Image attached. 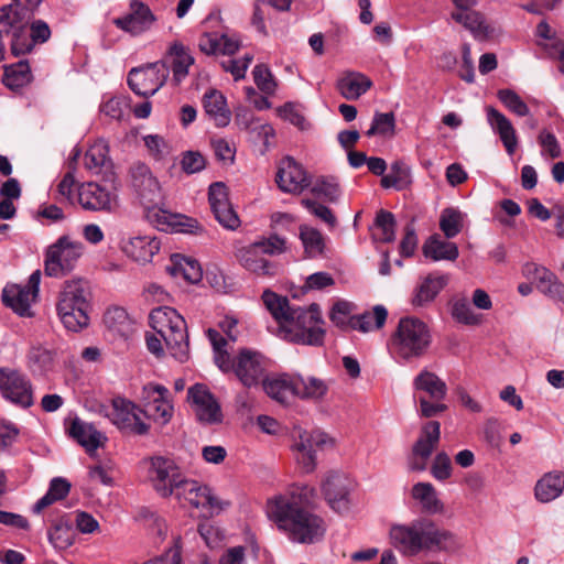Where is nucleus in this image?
<instances>
[{"mask_svg": "<svg viewBox=\"0 0 564 564\" xmlns=\"http://www.w3.org/2000/svg\"><path fill=\"white\" fill-rule=\"evenodd\" d=\"M19 20V13L13 10V4L0 8V62L4 58V45L2 34L8 33V28H14Z\"/></svg>", "mask_w": 564, "mask_h": 564, "instance_id": "nucleus-57", "label": "nucleus"}, {"mask_svg": "<svg viewBox=\"0 0 564 564\" xmlns=\"http://www.w3.org/2000/svg\"><path fill=\"white\" fill-rule=\"evenodd\" d=\"M302 204L317 218L326 223L330 228L337 225V219L333 212L322 204L316 203L312 199H303Z\"/></svg>", "mask_w": 564, "mask_h": 564, "instance_id": "nucleus-62", "label": "nucleus"}, {"mask_svg": "<svg viewBox=\"0 0 564 564\" xmlns=\"http://www.w3.org/2000/svg\"><path fill=\"white\" fill-rule=\"evenodd\" d=\"M128 108L127 101L122 97H111L101 105V112L111 119L120 120Z\"/></svg>", "mask_w": 564, "mask_h": 564, "instance_id": "nucleus-64", "label": "nucleus"}, {"mask_svg": "<svg viewBox=\"0 0 564 564\" xmlns=\"http://www.w3.org/2000/svg\"><path fill=\"white\" fill-rule=\"evenodd\" d=\"M104 323L115 338L128 339L133 332L132 321L122 307L108 308L104 315Z\"/></svg>", "mask_w": 564, "mask_h": 564, "instance_id": "nucleus-33", "label": "nucleus"}, {"mask_svg": "<svg viewBox=\"0 0 564 564\" xmlns=\"http://www.w3.org/2000/svg\"><path fill=\"white\" fill-rule=\"evenodd\" d=\"M182 169L187 174L199 173L206 165V160L198 151H187L182 158Z\"/></svg>", "mask_w": 564, "mask_h": 564, "instance_id": "nucleus-63", "label": "nucleus"}, {"mask_svg": "<svg viewBox=\"0 0 564 564\" xmlns=\"http://www.w3.org/2000/svg\"><path fill=\"white\" fill-rule=\"evenodd\" d=\"M300 238L308 257L316 258L323 254L325 240L323 235L317 229L310 226H301Z\"/></svg>", "mask_w": 564, "mask_h": 564, "instance_id": "nucleus-48", "label": "nucleus"}, {"mask_svg": "<svg viewBox=\"0 0 564 564\" xmlns=\"http://www.w3.org/2000/svg\"><path fill=\"white\" fill-rule=\"evenodd\" d=\"M130 188L134 198L144 207L163 205L166 188L159 178H131Z\"/></svg>", "mask_w": 564, "mask_h": 564, "instance_id": "nucleus-26", "label": "nucleus"}, {"mask_svg": "<svg viewBox=\"0 0 564 564\" xmlns=\"http://www.w3.org/2000/svg\"><path fill=\"white\" fill-rule=\"evenodd\" d=\"M153 205L145 209V218L158 230L165 232L198 234L203 231L199 223L183 214H173L162 207Z\"/></svg>", "mask_w": 564, "mask_h": 564, "instance_id": "nucleus-16", "label": "nucleus"}, {"mask_svg": "<svg viewBox=\"0 0 564 564\" xmlns=\"http://www.w3.org/2000/svg\"><path fill=\"white\" fill-rule=\"evenodd\" d=\"M169 74V67L164 62H155L131 69L128 75V85L134 94L150 97L165 84Z\"/></svg>", "mask_w": 564, "mask_h": 564, "instance_id": "nucleus-14", "label": "nucleus"}, {"mask_svg": "<svg viewBox=\"0 0 564 564\" xmlns=\"http://www.w3.org/2000/svg\"><path fill=\"white\" fill-rule=\"evenodd\" d=\"M292 451L296 462L302 466L305 473H311L316 467L315 448H323L332 443V440L318 430L306 431L295 427L293 431Z\"/></svg>", "mask_w": 564, "mask_h": 564, "instance_id": "nucleus-12", "label": "nucleus"}, {"mask_svg": "<svg viewBox=\"0 0 564 564\" xmlns=\"http://www.w3.org/2000/svg\"><path fill=\"white\" fill-rule=\"evenodd\" d=\"M278 113L282 119L289 121L301 130H305L308 126L299 105L288 102L278 109Z\"/></svg>", "mask_w": 564, "mask_h": 564, "instance_id": "nucleus-58", "label": "nucleus"}, {"mask_svg": "<svg viewBox=\"0 0 564 564\" xmlns=\"http://www.w3.org/2000/svg\"><path fill=\"white\" fill-rule=\"evenodd\" d=\"M40 282L41 272L36 270L30 275L26 284H8L2 291L4 305L21 316L29 315L31 304L39 294Z\"/></svg>", "mask_w": 564, "mask_h": 564, "instance_id": "nucleus-17", "label": "nucleus"}, {"mask_svg": "<svg viewBox=\"0 0 564 564\" xmlns=\"http://www.w3.org/2000/svg\"><path fill=\"white\" fill-rule=\"evenodd\" d=\"M542 274L536 289L553 301L564 302V284L549 269H540Z\"/></svg>", "mask_w": 564, "mask_h": 564, "instance_id": "nucleus-47", "label": "nucleus"}, {"mask_svg": "<svg viewBox=\"0 0 564 564\" xmlns=\"http://www.w3.org/2000/svg\"><path fill=\"white\" fill-rule=\"evenodd\" d=\"M106 181L107 178H101V182L87 181L77 185L75 178H62L58 184V193L70 199L74 191H76L78 202L85 209H108L113 199V194Z\"/></svg>", "mask_w": 564, "mask_h": 564, "instance_id": "nucleus-9", "label": "nucleus"}, {"mask_svg": "<svg viewBox=\"0 0 564 564\" xmlns=\"http://www.w3.org/2000/svg\"><path fill=\"white\" fill-rule=\"evenodd\" d=\"M388 311L382 305H376L371 312H365L350 318V326L354 329L367 333L381 328L387 319Z\"/></svg>", "mask_w": 564, "mask_h": 564, "instance_id": "nucleus-41", "label": "nucleus"}, {"mask_svg": "<svg viewBox=\"0 0 564 564\" xmlns=\"http://www.w3.org/2000/svg\"><path fill=\"white\" fill-rule=\"evenodd\" d=\"M188 399L195 406V413L200 422L218 423L221 421L220 406L214 397L200 384L188 389Z\"/></svg>", "mask_w": 564, "mask_h": 564, "instance_id": "nucleus-24", "label": "nucleus"}, {"mask_svg": "<svg viewBox=\"0 0 564 564\" xmlns=\"http://www.w3.org/2000/svg\"><path fill=\"white\" fill-rule=\"evenodd\" d=\"M423 251L425 257L434 261L457 259L459 252L456 243L442 239L440 236L431 237L424 245Z\"/></svg>", "mask_w": 564, "mask_h": 564, "instance_id": "nucleus-40", "label": "nucleus"}, {"mask_svg": "<svg viewBox=\"0 0 564 564\" xmlns=\"http://www.w3.org/2000/svg\"><path fill=\"white\" fill-rule=\"evenodd\" d=\"M327 390L328 387L322 379L295 376V395L301 399H322Z\"/></svg>", "mask_w": 564, "mask_h": 564, "instance_id": "nucleus-44", "label": "nucleus"}, {"mask_svg": "<svg viewBox=\"0 0 564 564\" xmlns=\"http://www.w3.org/2000/svg\"><path fill=\"white\" fill-rule=\"evenodd\" d=\"M412 497L416 500L424 512L436 514L443 511V503L437 492L430 482H417L412 487Z\"/></svg>", "mask_w": 564, "mask_h": 564, "instance_id": "nucleus-38", "label": "nucleus"}, {"mask_svg": "<svg viewBox=\"0 0 564 564\" xmlns=\"http://www.w3.org/2000/svg\"><path fill=\"white\" fill-rule=\"evenodd\" d=\"M171 275L183 276L189 283H197L202 279V269L197 261L174 254L172 265L167 267Z\"/></svg>", "mask_w": 564, "mask_h": 564, "instance_id": "nucleus-42", "label": "nucleus"}, {"mask_svg": "<svg viewBox=\"0 0 564 564\" xmlns=\"http://www.w3.org/2000/svg\"><path fill=\"white\" fill-rule=\"evenodd\" d=\"M261 382L265 393L280 403H286L291 397H295V376L284 375L272 379L263 378Z\"/></svg>", "mask_w": 564, "mask_h": 564, "instance_id": "nucleus-37", "label": "nucleus"}, {"mask_svg": "<svg viewBox=\"0 0 564 564\" xmlns=\"http://www.w3.org/2000/svg\"><path fill=\"white\" fill-rule=\"evenodd\" d=\"M88 289L82 279L65 281L56 305L63 325L72 332H78L89 322Z\"/></svg>", "mask_w": 564, "mask_h": 564, "instance_id": "nucleus-7", "label": "nucleus"}, {"mask_svg": "<svg viewBox=\"0 0 564 564\" xmlns=\"http://www.w3.org/2000/svg\"><path fill=\"white\" fill-rule=\"evenodd\" d=\"M448 278L444 274H429L422 279L413 291L411 304L414 307H424L432 303L446 286Z\"/></svg>", "mask_w": 564, "mask_h": 564, "instance_id": "nucleus-27", "label": "nucleus"}, {"mask_svg": "<svg viewBox=\"0 0 564 564\" xmlns=\"http://www.w3.org/2000/svg\"><path fill=\"white\" fill-rule=\"evenodd\" d=\"M172 58L173 80L180 84L187 75L189 67L194 64V57L180 42H174L169 48Z\"/></svg>", "mask_w": 564, "mask_h": 564, "instance_id": "nucleus-39", "label": "nucleus"}, {"mask_svg": "<svg viewBox=\"0 0 564 564\" xmlns=\"http://www.w3.org/2000/svg\"><path fill=\"white\" fill-rule=\"evenodd\" d=\"M147 464V479L154 491L162 498L175 495L185 479L174 459L165 456H152Z\"/></svg>", "mask_w": 564, "mask_h": 564, "instance_id": "nucleus-10", "label": "nucleus"}, {"mask_svg": "<svg viewBox=\"0 0 564 564\" xmlns=\"http://www.w3.org/2000/svg\"><path fill=\"white\" fill-rule=\"evenodd\" d=\"M311 191L315 196L324 198L330 203L336 202L340 195L338 184L327 180H322L321 183L315 185L312 184Z\"/></svg>", "mask_w": 564, "mask_h": 564, "instance_id": "nucleus-61", "label": "nucleus"}, {"mask_svg": "<svg viewBox=\"0 0 564 564\" xmlns=\"http://www.w3.org/2000/svg\"><path fill=\"white\" fill-rule=\"evenodd\" d=\"M129 13L122 18L116 19L115 24L132 35H139L151 28L155 17L150 8L139 0H131Z\"/></svg>", "mask_w": 564, "mask_h": 564, "instance_id": "nucleus-23", "label": "nucleus"}, {"mask_svg": "<svg viewBox=\"0 0 564 564\" xmlns=\"http://www.w3.org/2000/svg\"><path fill=\"white\" fill-rule=\"evenodd\" d=\"M10 31L13 32L11 52L14 56L24 55L32 51L34 43L24 26L21 25L20 17L14 28H8V33Z\"/></svg>", "mask_w": 564, "mask_h": 564, "instance_id": "nucleus-53", "label": "nucleus"}, {"mask_svg": "<svg viewBox=\"0 0 564 564\" xmlns=\"http://www.w3.org/2000/svg\"><path fill=\"white\" fill-rule=\"evenodd\" d=\"M564 491V474L558 471L544 474L535 484L534 497L539 502L549 503Z\"/></svg>", "mask_w": 564, "mask_h": 564, "instance_id": "nucleus-30", "label": "nucleus"}, {"mask_svg": "<svg viewBox=\"0 0 564 564\" xmlns=\"http://www.w3.org/2000/svg\"><path fill=\"white\" fill-rule=\"evenodd\" d=\"M486 113L489 126L500 137L507 152L513 154L518 147V138L511 121L491 106L486 108Z\"/></svg>", "mask_w": 564, "mask_h": 564, "instance_id": "nucleus-28", "label": "nucleus"}, {"mask_svg": "<svg viewBox=\"0 0 564 564\" xmlns=\"http://www.w3.org/2000/svg\"><path fill=\"white\" fill-rule=\"evenodd\" d=\"M372 82L361 73H348L337 82V89L340 95L348 100H356L362 96L370 87Z\"/></svg>", "mask_w": 564, "mask_h": 564, "instance_id": "nucleus-36", "label": "nucleus"}, {"mask_svg": "<svg viewBox=\"0 0 564 564\" xmlns=\"http://www.w3.org/2000/svg\"><path fill=\"white\" fill-rule=\"evenodd\" d=\"M391 544L405 556L421 552H455L459 543L454 533L440 529L432 520L420 518L408 524H394L390 529Z\"/></svg>", "mask_w": 564, "mask_h": 564, "instance_id": "nucleus-3", "label": "nucleus"}, {"mask_svg": "<svg viewBox=\"0 0 564 564\" xmlns=\"http://www.w3.org/2000/svg\"><path fill=\"white\" fill-rule=\"evenodd\" d=\"M208 200L215 218L224 228L236 230L240 226V219L229 202L228 187L224 182L209 185Z\"/></svg>", "mask_w": 564, "mask_h": 564, "instance_id": "nucleus-20", "label": "nucleus"}, {"mask_svg": "<svg viewBox=\"0 0 564 564\" xmlns=\"http://www.w3.org/2000/svg\"><path fill=\"white\" fill-rule=\"evenodd\" d=\"M84 165L88 173L109 176L116 174L115 164L109 156V145L102 140H96L84 155Z\"/></svg>", "mask_w": 564, "mask_h": 564, "instance_id": "nucleus-25", "label": "nucleus"}, {"mask_svg": "<svg viewBox=\"0 0 564 564\" xmlns=\"http://www.w3.org/2000/svg\"><path fill=\"white\" fill-rule=\"evenodd\" d=\"M207 337L213 347L214 361L224 373L234 372L241 384L249 389L261 383L267 372V360L259 351L242 348L231 358L226 349L227 341L218 330L209 328Z\"/></svg>", "mask_w": 564, "mask_h": 564, "instance_id": "nucleus-4", "label": "nucleus"}, {"mask_svg": "<svg viewBox=\"0 0 564 564\" xmlns=\"http://www.w3.org/2000/svg\"><path fill=\"white\" fill-rule=\"evenodd\" d=\"M432 341L427 325L413 316L402 317L391 336L389 350L399 362H409L425 355Z\"/></svg>", "mask_w": 564, "mask_h": 564, "instance_id": "nucleus-5", "label": "nucleus"}, {"mask_svg": "<svg viewBox=\"0 0 564 564\" xmlns=\"http://www.w3.org/2000/svg\"><path fill=\"white\" fill-rule=\"evenodd\" d=\"M440 228L447 239L456 237L463 228V215L454 208H445L440 217Z\"/></svg>", "mask_w": 564, "mask_h": 564, "instance_id": "nucleus-52", "label": "nucleus"}, {"mask_svg": "<svg viewBox=\"0 0 564 564\" xmlns=\"http://www.w3.org/2000/svg\"><path fill=\"white\" fill-rule=\"evenodd\" d=\"M69 435L80 444L87 453L95 452L106 437L90 423L75 419L69 427Z\"/></svg>", "mask_w": 564, "mask_h": 564, "instance_id": "nucleus-32", "label": "nucleus"}, {"mask_svg": "<svg viewBox=\"0 0 564 564\" xmlns=\"http://www.w3.org/2000/svg\"><path fill=\"white\" fill-rule=\"evenodd\" d=\"M107 416L124 433L145 435L150 429V425L144 421L145 412L133 402L122 398L113 399L111 410L107 413Z\"/></svg>", "mask_w": 564, "mask_h": 564, "instance_id": "nucleus-13", "label": "nucleus"}, {"mask_svg": "<svg viewBox=\"0 0 564 564\" xmlns=\"http://www.w3.org/2000/svg\"><path fill=\"white\" fill-rule=\"evenodd\" d=\"M316 490L313 487L295 486L290 492L270 499L267 514L292 542L315 543L325 533L323 519L307 509L314 502Z\"/></svg>", "mask_w": 564, "mask_h": 564, "instance_id": "nucleus-1", "label": "nucleus"}, {"mask_svg": "<svg viewBox=\"0 0 564 564\" xmlns=\"http://www.w3.org/2000/svg\"><path fill=\"white\" fill-rule=\"evenodd\" d=\"M47 538L55 550H66L74 543L73 527L68 521L58 520L50 528Z\"/></svg>", "mask_w": 564, "mask_h": 564, "instance_id": "nucleus-46", "label": "nucleus"}, {"mask_svg": "<svg viewBox=\"0 0 564 564\" xmlns=\"http://www.w3.org/2000/svg\"><path fill=\"white\" fill-rule=\"evenodd\" d=\"M265 308L280 325L283 338L291 343L321 346L324 341V321L317 304L308 308L291 306L286 296L271 290L262 294Z\"/></svg>", "mask_w": 564, "mask_h": 564, "instance_id": "nucleus-2", "label": "nucleus"}, {"mask_svg": "<svg viewBox=\"0 0 564 564\" xmlns=\"http://www.w3.org/2000/svg\"><path fill=\"white\" fill-rule=\"evenodd\" d=\"M0 390L2 395L21 408H30L33 404V389L29 378L22 372L1 368Z\"/></svg>", "mask_w": 564, "mask_h": 564, "instance_id": "nucleus-18", "label": "nucleus"}, {"mask_svg": "<svg viewBox=\"0 0 564 564\" xmlns=\"http://www.w3.org/2000/svg\"><path fill=\"white\" fill-rule=\"evenodd\" d=\"M352 481L340 471H328L322 481V491L329 507L336 512H346L349 509V494Z\"/></svg>", "mask_w": 564, "mask_h": 564, "instance_id": "nucleus-19", "label": "nucleus"}, {"mask_svg": "<svg viewBox=\"0 0 564 564\" xmlns=\"http://www.w3.org/2000/svg\"><path fill=\"white\" fill-rule=\"evenodd\" d=\"M70 490V482L65 478L55 477L51 480L46 494L33 506V512L40 513L54 502L64 499Z\"/></svg>", "mask_w": 564, "mask_h": 564, "instance_id": "nucleus-43", "label": "nucleus"}, {"mask_svg": "<svg viewBox=\"0 0 564 564\" xmlns=\"http://www.w3.org/2000/svg\"><path fill=\"white\" fill-rule=\"evenodd\" d=\"M199 50L206 54H224L232 55L239 48L237 39L230 37L226 34L205 33L200 36L198 42Z\"/></svg>", "mask_w": 564, "mask_h": 564, "instance_id": "nucleus-35", "label": "nucleus"}, {"mask_svg": "<svg viewBox=\"0 0 564 564\" xmlns=\"http://www.w3.org/2000/svg\"><path fill=\"white\" fill-rule=\"evenodd\" d=\"M152 328L162 337L170 354L178 361L188 359L189 343L184 317L170 306L153 308L150 313Z\"/></svg>", "mask_w": 564, "mask_h": 564, "instance_id": "nucleus-6", "label": "nucleus"}, {"mask_svg": "<svg viewBox=\"0 0 564 564\" xmlns=\"http://www.w3.org/2000/svg\"><path fill=\"white\" fill-rule=\"evenodd\" d=\"M203 106L206 115L215 122L217 127H226L230 122V110L227 107L225 96L212 89L203 97Z\"/></svg>", "mask_w": 564, "mask_h": 564, "instance_id": "nucleus-31", "label": "nucleus"}, {"mask_svg": "<svg viewBox=\"0 0 564 564\" xmlns=\"http://www.w3.org/2000/svg\"><path fill=\"white\" fill-rule=\"evenodd\" d=\"M394 216L390 212L380 210L376 217V226L381 234L379 239L383 242H391L394 239Z\"/></svg>", "mask_w": 564, "mask_h": 564, "instance_id": "nucleus-60", "label": "nucleus"}, {"mask_svg": "<svg viewBox=\"0 0 564 564\" xmlns=\"http://www.w3.org/2000/svg\"><path fill=\"white\" fill-rule=\"evenodd\" d=\"M452 18L462 23L466 29L473 32L475 35H486L488 33V26L480 13L473 10H463L452 13Z\"/></svg>", "mask_w": 564, "mask_h": 564, "instance_id": "nucleus-50", "label": "nucleus"}, {"mask_svg": "<svg viewBox=\"0 0 564 564\" xmlns=\"http://www.w3.org/2000/svg\"><path fill=\"white\" fill-rule=\"evenodd\" d=\"M31 78V68L28 62L21 61L6 68L3 83L11 89H18L30 83Z\"/></svg>", "mask_w": 564, "mask_h": 564, "instance_id": "nucleus-49", "label": "nucleus"}, {"mask_svg": "<svg viewBox=\"0 0 564 564\" xmlns=\"http://www.w3.org/2000/svg\"><path fill=\"white\" fill-rule=\"evenodd\" d=\"M167 395L169 390L158 383H148L142 390V398L147 401V412L154 421L162 424H166L173 414V405L167 400Z\"/></svg>", "mask_w": 564, "mask_h": 564, "instance_id": "nucleus-22", "label": "nucleus"}, {"mask_svg": "<svg viewBox=\"0 0 564 564\" xmlns=\"http://www.w3.org/2000/svg\"><path fill=\"white\" fill-rule=\"evenodd\" d=\"M174 497L178 501L187 502L194 508L207 509L212 514L219 513L229 506L228 501H224L214 495L212 488L203 485L194 479H185L178 487Z\"/></svg>", "mask_w": 564, "mask_h": 564, "instance_id": "nucleus-15", "label": "nucleus"}, {"mask_svg": "<svg viewBox=\"0 0 564 564\" xmlns=\"http://www.w3.org/2000/svg\"><path fill=\"white\" fill-rule=\"evenodd\" d=\"M84 252V245L68 236L59 237L48 247L45 257V273L53 278H62L72 272Z\"/></svg>", "mask_w": 564, "mask_h": 564, "instance_id": "nucleus-11", "label": "nucleus"}, {"mask_svg": "<svg viewBox=\"0 0 564 564\" xmlns=\"http://www.w3.org/2000/svg\"><path fill=\"white\" fill-rule=\"evenodd\" d=\"M441 436V425L437 421L427 422L421 431V435L413 445L410 469L424 470L426 462L436 448Z\"/></svg>", "mask_w": 564, "mask_h": 564, "instance_id": "nucleus-21", "label": "nucleus"}, {"mask_svg": "<svg viewBox=\"0 0 564 564\" xmlns=\"http://www.w3.org/2000/svg\"><path fill=\"white\" fill-rule=\"evenodd\" d=\"M413 388L425 393L433 401H443L447 393L446 383L434 372L422 370L413 380Z\"/></svg>", "mask_w": 564, "mask_h": 564, "instance_id": "nucleus-34", "label": "nucleus"}, {"mask_svg": "<svg viewBox=\"0 0 564 564\" xmlns=\"http://www.w3.org/2000/svg\"><path fill=\"white\" fill-rule=\"evenodd\" d=\"M210 144L218 162L223 165H229L234 162L236 155V148L234 143L226 139L217 138L212 139Z\"/></svg>", "mask_w": 564, "mask_h": 564, "instance_id": "nucleus-56", "label": "nucleus"}, {"mask_svg": "<svg viewBox=\"0 0 564 564\" xmlns=\"http://www.w3.org/2000/svg\"><path fill=\"white\" fill-rule=\"evenodd\" d=\"M395 117L393 112H376L371 127L366 132L368 137L381 135L391 138L394 135Z\"/></svg>", "mask_w": 564, "mask_h": 564, "instance_id": "nucleus-51", "label": "nucleus"}, {"mask_svg": "<svg viewBox=\"0 0 564 564\" xmlns=\"http://www.w3.org/2000/svg\"><path fill=\"white\" fill-rule=\"evenodd\" d=\"M54 352L41 345H33L28 352V366L33 375H44L52 369Z\"/></svg>", "mask_w": 564, "mask_h": 564, "instance_id": "nucleus-45", "label": "nucleus"}, {"mask_svg": "<svg viewBox=\"0 0 564 564\" xmlns=\"http://www.w3.org/2000/svg\"><path fill=\"white\" fill-rule=\"evenodd\" d=\"M252 75L257 87L262 93L267 95H272L275 91V80L267 66L257 65L252 72Z\"/></svg>", "mask_w": 564, "mask_h": 564, "instance_id": "nucleus-59", "label": "nucleus"}, {"mask_svg": "<svg viewBox=\"0 0 564 564\" xmlns=\"http://www.w3.org/2000/svg\"><path fill=\"white\" fill-rule=\"evenodd\" d=\"M123 252L137 262H150L160 250V242L155 237L135 236L122 246Z\"/></svg>", "mask_w": 564, "mask_h": 564, "instance_id": "nucleus-29", "label": "nucleus"}, {"mask_svg": "<svg viewBox=\"0 0 564 564\" xmlns=\"http://www.w3.org/2000/svg\"><path fill=\"white\" fill-rule=\"evenodd\" d=\"M285 249V239L272 234L267 239L239 248L236 251V258L241 267L251 273L260 276H274L278 274V265L265 259L264 256L280 254Z\"/></svg>", "mask_w": 564, "mask_h": 564, "instance_id": "nucleus-8", "label": "nucleus"}, {"mask_svg": "<svg viewBox=\"0 0 564 564\" xmlns=\"http://www.w3.org/2000/svg\"><path fill=\"white\" fill-rule=\"evenodd\" d=\"M497 97L503 104V106L512 113L519 117H525L530 115V109L528 105L514 90L507 88L500 89L497 93Z\"/></svg>", "mask_w": 564, "mask_h": 564, "instance_id": "nucleus-54", "label": "nucleus"}, {"mask_svg": "<svg viewBox=\"0 0 564 564\" xmlns=\"http://www.w3.org/2000/svg\"><path fill=\"white\" fill-rule=\"evenodd\" d=\"M452 316L458 323L465 325H476L479 323V317L476 315L467 299H457L453 302L452 305Z\"/></svg>", "mask_w": 564, "mask_h": 564, "instance_id": "nucleus-55", "label": "nucleus"}]
</instances>
